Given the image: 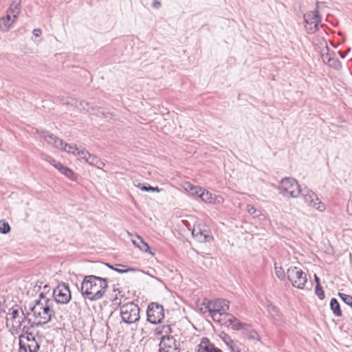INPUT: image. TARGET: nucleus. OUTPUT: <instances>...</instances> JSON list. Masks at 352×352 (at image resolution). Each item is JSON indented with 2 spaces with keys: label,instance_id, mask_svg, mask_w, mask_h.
Here are the masks:
<instances>
[{
  "label": "nucleus",
  "instance_id": "nucleus-1",
  "mask_svg": "<svg viewBox=\"0 0 352 352\" xmlns=\"http://www.w3.org/2000/svg\"><path fill=\"white\" fill-rule=\"evenodd\" d=\"M109 288L107 278L95 275L85 276L81 283L82 296L93 302L102 299Z\"/></svg>",
  "mask_w": 352,
  "mask_h": 352
},
{
  "label": "nucleus",
  "instance_id": "nucleus-2",
  "mask_svg": "<svg viewBox=\"0 0 352 352\" xmlns=\"http://www.w3.org/2000/svg\"><path fill=\"white\" fill-rule=\"evenodd\" d=\"M38 296L39 299L36 300L34 305L30 309L34 318L38 319L37 327L48 323L55 316L53 309L54 300L45 296L44 292H41Z\"/></svg>",
  "mask_w": 352,
  "mask_h": 352
},
{
  "label": "nucleus",
  "instance_id": "nucleus-3",
  "mask_svg": "<svg viewBox=\"0 0 352 352\" xmlns=\"http://www.w3.org/2000/svg\"><path fill=\"white\" fill-rule=\"evenodd\" d=\"M120 314L122 321L131 324L137 322L140 320V308L133 302L126 303L120 306Z\"/></svg>",
  "mask_w": 352,
  "mask_h": 352
},
{
  "label": "nucleus",
  "instance_id": "nucleus-4",
  "mask_svg": "<svg viewBox=\"0 0 352 352\" xmlns=\"http://www.w3.org/2000/svg\"><path fill=\"white\" fill-rule=\"evenodd\" d=\"M41 138H43V140L48 144H52L54 147L62 148L65 151L72 153L74 155H76L79 149V148H77L76 145L64 143L61 139L57 138L53 134L50 133L49 132L43 131L41 133Z\"/></svg>",
  "mask_w": 352,
  "mask_h": 352
},
{
  "label": "nucleus",
  "instance_id": "nucleus-5",
  "mask_svg": "<svg viewBox=\"0 0 352 352\" xmlns=\"http://www.w3.org/2000/svg\"><path fill=\"white\" fill-rule=\"evenodd\" d=\"M278 190L280 194L288 193L292 198H296L300 195L302 188L298 182L292 177H285L280 181Z\"/></svg>",
  "mask_w": 352,
  "mask_h": 352
},
{
  "label": "nucleus",
  "instance_id": "nucleus-6",
  "mask_svg": "<svg viewBox=\"0 0 352 352\" xmlns=\"http://www.w3.org/2000/svg\"><path fill=\"white\" fill-rule=\"evenodd\" d=\"M210 316L215 322H221V316L226 314L229 309V302L224 299H219L208 306Z\"/></svg>",
  "mask_w": 352,
  "mask_h": 352
},
{
  "label": "nucleus",
  "instance_id": "nucleus-7",
  "mask_svg": "<svg viewBox=\"0 0 352 352\" xmlns=\"http://www.w3.org/2000/svg\"><path fill=\"white\" fill-rule=\"evenodd\" d=\"M287 278L294 287L303 289L307 281V274L299 267H290L287 270Z\"/></svg>",
  "mask_w": 352,
  "mask_h": 352
},
{
  "label": "nucleus",
  "instance_id": "nucleus-8",
  "mask_svg": "<svg viewBox=\"0 0 352 352\" xmlns=\"http://www.w3.org/2000/svg\"><path fill=\"white\" fill-rule=\"evenodd\" d=\"M54 304H67L72 299L71 291L67 283H61L54 289L52 298Z\"/></svg>",
  "mask_w": 352,
  "mask_h": 352
},
{
  "label": "nucleus",
  "instance_id": "nucleus-9",
  "mask_svg": "<svg viewBox=\"0 0 352 352\" xmlns=\"http://www.w3.org/2000/svg\"><path fill=\"white\" fill-rule=\"evenodd\" d=\"M147 320L152 324H160L164 318V309L162 305L151 302L146 310Z\"/></svg>",
  "mask_w": 352,
  "mask_h": 352
},
{
  "label": "nucleus",
  "instance_id": "nucleus-10",
  "mask_svg": "<svg viewBox=\"0 0 352 352\" xmlns=\"http://www.w3.org/2000/svg\"><path fill=\"white\" fill-rule=\"evenodd\" d=\"M303 19L309 34H313L318 30V24L321 22V17L317 10L306 12Z\"/></svg>",
  "mask_w": 352,
  "mask_h": 352
},
{
  "label": "nucleus",
  "instance_id": "nucleus-11",
  "mask_svg": "<svg viewBox=\"0 0 352 352\" xmlns=\"http://www.w3.org/2000/svg\"><path fill=\"white\" fill-rule=\"evenodd\" d=\"M160 352H180V344L173 336H164L159 344Z\"/></svg>",
  "mask_w": 352,
  "mask_h": 352
},
{
  "label": "nucleus",
  "instance_id": "nucleus-12",
  "mask_svg": "<svg viewBox=\"0 0 352 352\" xmlns=\"http://www.w3.org/2000/svg\"><path fill=\"white\" fill-rule=\"evenodd\" d=\"M192 235L200 243L209 242L213 239L210 230L206 225L199 224L195 226L192 230Z\"/></svg>",
  "mask_w": 352,
  "mask_h": 352
},
{
  "label": "nucleus",
  "instance_id": "nucleus-13",
  "mask_svg": "<svg viewBox=\"0 0 352 352\" xmlns=\"http://www.w3.org/2000/svg\"><path fill=\"white\" fill-rule=\"evenodd\" d=\"M300 194L303 196L305 201L310 206L316 208L320 211L324 210V205L319 200L315 192L307 188H302Z\"/></svg>",
  "mask_w": 352,
  "mask_h": 352
},
{
  "label": "nucleus",
  "instance_id": "nucleus-14",
  "mask_svg": "<svg viewBox=\"0 0 352 352\" xmlns=\"http://www.w3.org/2000/svg\"><path fill=\"white\" fill-rule=\"evenodd\" d=\"M64 103L74 106L81 111L89 112L90 109L94 110V108L90 107L89 104L86 101H78L76 99L72 98H67L64 100Z\"/></svg>",
  "mask_w": 352,
  "mask_h": 352
},
{
  "label": "nucleus",
  "instance_id": "nucleus-15",
  "mask_svg": "<svg viewBox=\"0 0 352 352\" xmlns=\"http://www.w3.org/2000/svg\"><path fill=\"white\" fill-rule=\"evenodd\" d=\"M198 352H223L220 349L215 347L208 338H203L199 344Z\"/></svg>",
  "mask_w": 352,
  "mask_h": 352
},
{
  "label": "nucleus",
  "instance_id": "nucleus-16",
  "mask_svg": "<svg viewBox=\"0 0 352 352\" xmlns=\"http://www.w3.org/2000/svg\"><path fill=\"white\" fill-rule=\"evenodd\" d=\"M21 9V0H13L10 3L7 13L11 15L14 19H17Z\"/></svg>",
  "mask_w": 352,
  "mask_h": 352
},
{
  "label": "nucleus",
  "instance_id": "nucleus-17",
  "mask_svg": "<svg viewBox=\"0 0 352 352\" xmlns=\"http://www.w3.org/2000/svg\"><path fill=\"white\" fill-rule=\"evenodd\" d=\"M16 20V19H14L11 15L7 13L6 16L0 19V31L3 32H8Z\"/></svg>",
  "mask_w": 352,
  "mask_h": 352
},
{
  "label": "nucleus",
  "instance_id": "nucleus-18",
  "mask_svg": "<svg viewBox=\"0 0 352 352\" xmlns=\"http://www.w3.org/2000/svg\"><path fill=\"white\" fill-rule=\"evenodd\" d=\"M132 242L135 246L138 248L142 252L149 253L150 254H153L151 252V249L148 243L144 241V240L140 236H137L136 239L132 240Z\"/></svg>",
  "mask_w": 352,
  "mask_h": 352
},
{
  "label": "nucleus",
  "instance_id": "nucleus-19",
  "mask_svg": "<svg viewBox=\"0 0 352 352\" xmlns=\"http://www.w3.org/2000/svg\"><path fill=\"white\" fill-rule=\"evenodd\" d=\"M21 308L12 307L10 309L9 313L7 315L6 320L10 319L12 321V324H16V321L19 318V310Z\"/></svg>",
  "mask_w": 352,
  "mask_h": 352
},
{
  "label": "nucleus",
  "instance_id": "nucleus-20",
  "mask_svg": "<svg viewBox=\"0 0 352 352\" xmlns=\"http://www.w3.org/2000/svg\"><path fill=\"white\" fill-rule=\"evenodd\" d=\"M330 308L333 311V314L336 316H342V311L340 306L337 299L333 298L330 301Z\"/></svg>",
  "mask_w": 352,
  "mask_h": 352
},
{
  "label": "nucleus",
  "instance_id": "nucleus-21",
  "mask_svg": "<svg viewBox=\"0 0 352 352\" xmlns=\"http://www.w3.org/2000/svg\"><path fill=\"white\" fill-rule=\"evenodd\" d=\"M221 339L224 342V343L230 347L232 350L234 349V341L231 338V337L226 333L225 332L222 331L219 335Z\"/></svg>",
  "mask_w": 352,
  "mask_h": 352
},
{
  "label": "nucleus",
  "instance_id": "nucleus-22",
  "mask_svg": "<svg viewBox=\"0 0 352 352\" xmlns=\"http://www.w3.org/2000/svg\"><path fill=\"white\" fill-rule=\"evenodd\" d=\"M200 195L201 200L206 203L212 204L214 202V195L208 190H204Z\"/></svg>",
  "mask_w": 352,
  "mask_h": 352
},
{
  "label": "nucleus",
  "instance_id": "nucleus-23",
  "mask_svg": "<svg viewBox=\"0 0 352 352\" xmlns=\"http://www.w3.org/2000/svg\"><path fill=\"white\" fill-rule=\"evenodd\" d=\"M137 187L140 188L142 191H146V192L153 191V192H160L162 190V189L158 188L157 186L153 187V186H150L148 184L140 183L137 185Z\"/></svg>",
  "mask_w": 352,
  "mask_h": 352
},
{
  "label": "nucleus",
  "instance_id": "nucleus-24",
  "mask_svg": "<svg viewBox=\"0 0 352 352\" xmlns=\"http://www.w3.org/2000/svg\"><path fill=\"white\" fill-rule=\"evenodd\" d=\"M221 322L222 324L226 327H231L232 324V318L231 317H234L233 315L226 313L223 316H221Z\"/></svg>",
  "mask_w": 352,
  "mask_h": 352
},
{
  "label": "nucleus",
  "instance_id": "nucleus-25",
  "mask_svg": "<svg viewBox=\"0 0 352 352\" xmlns=\"http://www.w3.org/2000/svg\"><path fill=\"white\" fill-rule=\"evenodd\" d=\"M231 318H232V324L231 325V327L233 329H235V330L243 329L245 328L246 326H248L246 324L242 323L241 321H239L235 317H231Z\"/></svg>",
  "mask_w": 352,
  "mask_h": 352
},
{
  "label": "nucleus",
  "instance_id": "nucleus-26",
  "mask_svg": "<svg viewBox=\"0 0 352 352\" xmlns=\"http://www.w3.org/2000/svg\"><path fill=\"white\" fill-rule=\"evenodd\" d=\"M59 172L72 180H74L76 179L75 173L72 170L67 166H64Z\"/></svg>",
  "mask_w": 352,
  "mask_h": 352
},
{
  "label": "nucleus",
  "instance_id": "nucleus-27",
  "mask_svg": "<svg viewBox=\"0 0 352 352\" xmlns=\"http://www.w3.org/2000/svg\"><path fill=\"white\" fill-rule=\"evenodd\" d=\"M20 311L21 312L22 318H21V319L19 318L17 320V321H16V324H12V328L14 330H16L17 328H20V327L21 326L22 323L24 322L25 321H27V319H28V318H27V316L24 314L23 309H20Z\"/></svg>",
  "mask_w": 352,
  "mask_h": 352
},
{
  "label": "nucleus",
  "instance_id": "nucleus-28",
  "mask_svg": "<svg viewBox=\"0 0 352 352\" xmlns=\"http://www.w3.org/2000/svg\"><path fill=\"white\" fill-rule=\"evenodd\" d=\"M10 231V226L8 222L4 220L0 221V232L7 234Z\"/></svg>",
  "mask_w": 352,
  "mask_h": 352
},
{
  "label": "nucleus",
  "instance_id": "nucleus-29",
  "mask_svg": "<svg viewBox=\"0 0 352 352\" xmlns=\"http://www.w3.org/2000/svg\"><path fill=\"white\" fill-rule=\"evenodd\" d=\"M338 296L342 300V301L352 307V296L348 294H345L343 293H338Z\"/></svg>",
  "mask_w": 352,
  "mask_h": 352
},
{
  "label": "nucleus",
  "instance_id": "nucleus-30",
  "mask_svg": "<svg viewBox=\"0 0 352 352\" xmlns=\"http://www.w3.org/2000/svg\"><path fill=\"white\" fill-rule=\"evenodd\" d=\"M247 211L248 213L251 215H252L254 217H258L261 214V211L256 209L252 205H248L247 206Z\"/></svg>",
  "mask_w": 352,
  "mask_h": 352
},
{
  "label": "nucleus",
  "instance_id": "nucleus-31",
  "mask_svg": "<svg viewBox=\"0 0 352 352\" xmlns=\"http://www.w3.org/2000/svg\"><path fill=\"white\" fill-rule=\"evenodd\" d=\"M124 267H126L125 265H121V264H118V265H116L115 269H113V270L117 272H118V273H120V274L126 273V272H129L130 271H133L134 270L133 268L124 269Z\"/></svg>",
  "mask_w": 352,
  "mask_h": 352
},
{
  "label": "nucleus",
  "instance_id": "nucleus-32",
  "mask_svg": "<svg viewBox=\"0 0 352 352\" xmlns=\"http://www.w3.org/2000/svg\"><path fill=\"white\" fill-rule=\"evenodd\" d=\"M155 332V334H157V335H160L163 332L165 333H170L171 332V328L169 325H164V326H162V328L161 327L156 328Z\"/></svg>",
  "mask_w": 352,
  "mask_h": 352
},
{
  "label": "nucleus",
  "instance_id": "nucleus-33",
  "mask_svg": "<svg viewBox=\"0 0 352 352\" xmlns=\"http://www.w3.org/2000/svg\"><path fill=\"white\" fill-rule=\"evenodd\" d=\"M32 344L28 345L29 352H37L40 347L39 344L36 341L34 337H32Z\"/></svg>",
  "mask_w": 352,
  "mask_h": 352
},
{
  "label": "nucleus",
  "instance_id": "nucleus-34",
  "mask_svg": "<svg viewBox=\"0 0 352 352\" xmlns=\"http://www.w3.org/2000/svg\"><path fill=\"white\" fill-rule=\"evenodd\" d=\"M315 294L320 300H323L324 298V292L320 284L316 285Z\"/></svg>",
  "mask_w": 352,
  "mask_h": 352
},
{
  "label": "nucleus",
  "instance_id": "nucleus-35",
  "mask_svg": "<svg viewBox=\"0 0 352 352\" xmlns=\"http://www.w3.org/2000/svg\"><path fill=\"white\" fill-rule=\"evenodd\" d=\"M275 273H276V275L277 276V277L280 280H284L285 279V273L284 270L282 268V267H277L275 265Z\"/></svg>",
  "mask_w": 352,
  "mask_h": 352
},
{
  "label": "nucleus",
  "instance_id": "nucleus-36",
  "mask_svg": "<svg viewBox=\"0 0 352 352\" xmlns=\"http://www.w3.org/2000/svg\"><path fill=\"white\" fill-rule=\"evenodd\" d=\"M91 153H89L87 150L85 149H78V152L75 155L80 156L82 159L85 160L87 162V159L89 157Z\"/></svg>",
  "mask_w": 352,
  "mask_h": 352
},
{
  "label": "nucleus",
  "instance_id": "nucleus-37",
  "mask_svg": "<svg viewBox=\"0 0 352 352\" xmlns=\"http://www.w3.org/2000/svg\"><path fill=\"white\" fill-rule=\"evenodd\" d=\"M328 65L336 69H339L342 67L341 63L333 57L331 59L330 62H329Z\"/></svg>",
  "mask_w": 352,
  "mask_h": 352
},
{
  "label": "nucleus",
  "instance_id": "nucleus-38",
  "mask_svg": "<svg viewBox=\"0 0 352 352\" xmlns=\"http://www.w3.org/2000/svg\"><path fill=\"white\" fill-rule=\"evenodd\" d=\"M99 160L100 159L96 155L90 154L88 159H87V163H88L91 166H94L95 164H97Z\"/></svg>",
  "mask_w": 352,
  "mask_h": 352
},
{
  "label": "nucleus",
  "instance_id": "nucleus-39",
  "mask_svg": "<svg viewBox=\"0 0 352 352\" xmlns=\"http://www.w3.org/2000/svg\"><path fill=\"white\" fill-rule=\"evenodd\" d=\"M41 158L47 162H48L50 164H52L54 166V164H56L58 163V161H56L54 158L52 157L47 155V154H42Z\"/></svg>",
  "mask_w": 352,
  "mask_h": 352
},
{
  "label": "nucleus",
  "instance_id": "nucleus-40",
  "mask_svg": "<svg viewBox=\"0 0 352 352\" xmlns=\"http://www.w3.org/2000/svg\"><path fill=\"white\" fill-rule=\"evenodd\" d=\"M204 189H203L201 187L195 186V188H192V190L190 191V195L192 196H197L200 198V194H201L204 192Z\"/></svg>",
  "mask_w": 352,
  "mask_h": 352
},
{
  "label": "nucleus",
  "instance_id": "nucleus-41",
  "mask_svg": "<svg viewBox=\"0 0 352 352\" xmlns=\"http://www.w3.org/2000/svg\"><path fill=\"white\" fill-rule=\"evenodd\" d=\"M326 50L327 51V52L326 54H324V53L322 54V59L324 63H326L328 64L329 62H330L331 59L333 58L332 54L333 53H332V54L329 53L328 48H327Z\"/></svg>",
  "mask_w": 352,
  "mask_h": 352
},
{
  "label": "nucleus",
  "instance_id": "nucleus-42",
  "mask_svg": "<svg viewBox=\"0 0 352 352\" xmlns=\"http://www.w3.org/2000/svg\"><path fill=\"white\" fill-rule=\"evenodd\" d=\"M248 337L252 340H258L259 339V336H258V333L255 331H250L249 333Z\"/></svg>",
  "mask_w": 352,
  "mask_h": 352
},
{
  "label": "nucleus",
  "instance_id": "nucleus-43",
  "mask_svg": "<svg viewBox=\"0 0 352 352\" xmlns=\"http://www.w3.org/2000/svg\"><path fill=\"white\" fill-rule=\"evenodd\" d=\"M196 186L191 184L190 183H186L185 189L190 194V191L192 190L193 188H195Z\"/></svg>",
  "mask_w": 352,
  "mask_h": 352
},
{
  "label": "nucleus",
  "instance_id": "nucleus-44",
  "mask_svg": "<svg viewBox=\"0 0 352 352\" xmlns=\"http://www.w3.org/2000/svg\"><path fill=\"white\" fill-rule=\"evenodd\" d=\"M112 302L114 305H120L121 299L118 298V296L116 295V297L112 299Z\"/></svg>",
  "mask_w": 352,
  "mask_h": 352
},
{
  "label": "nucleus",
  "instance_id": "nucleus-45",
  "mask_svg": "<svg viewBox=\"0 0 352 352\" xmlns=\"http://www.w3.org/2000/svg\"><path fill=\"white\" fill-rule=\"evenodd\" d=\"M30 327H27V326H23V329H22V331L24 334L25 335H30L31 336H32V333H30L29 332V329H30Z\"/></svg>",
  "mask_w": 352,
  "mask_h": 352
},
{
  "label": "nucleus",
  "instance_id": "nucleus-46",
  "mask_svg": "<svg viewBox=\"0 0 352 352\" xmlns=\"http://www.w3.org/2000/svg\"><path fill=\"white\" fill-rule=\"evenodd\" d=\"M104 163L103 162H102L100 160V159L98 160L97 164H95L94 166H96V168H99V169H102V168L104 167Z\"/></svg>",
  "mask_w": 352,
  "mask_h": 352
},
{
  "label": "nucleus",
  "instance_id": "nucleus-47",
  "mask_svg": "<svg viewBox=\"0 0 352 352\" xmlns=\"http://www.w3.org/2000/svg\"><path fill=\"white\" fill-rule=\"evenodd\" d=\"M41 30L40 29H34L33 30V34L36 37H38L41 35Z\"/></svg>",
  "mask_w": 352,
  "mask_h": 352
},
{
  "label": "nucleus",
  "instance_id": "nucleus-48",
  "mask_svg": "<svg viewBox=\"0 0 352 352\" xmlns=\"http://www.w3.org/2000/svg\"><path fill=\"white\" fill-rule=\"evenodd\" d=\"M50 286L47 285H45L43 287V291L42 292H44V294L45 295V296H47V294L50 293Z\"/></svg>",
  "mask_w": 352,
  "mask_h": 352
},
{
  "label": "nucleus",
  "instance_id": "nucleus-49",
  "mask_svg": "<svg viewBox=\"0 0 352 352\" xmlns=\"http://www.w3.org/2000/svg\"><path fill=\"white\" fill-rule=\"evenodd\" d=\"M63 166H64V165L62 164L60 162H58L57 164H54V167H55L59 171L63 168Z\"/></svg>",
  "mask_w": 352,
  "mask_h": 352
},
{
  "label": "nucleus",
  "instance_id": "nucleus-50",
  "mask_svg": "<svg viewBox=\"0 0 352 352\" xmlns=\"http://www.w3.org/2000/svg\"><path fill=\"white\" fill-rule=\"evenodd\" d=\"M27 322H28V324H30V327H34L35 326L37 327L36 326L37 322H32L30 318L27 319Z\"/></svg>",
  "mask_w": 352,
  "mask_h": 352
},
{
  "label": "nucleus",
  "instance_id": "nucleus-51",
  "mask_svg": "<svg viewBox=\"0 0 352 352\" xmlns=\"http://www.w3.org/2000/svg\"><path fill=\"white\" fill-rule=\"evenodd\" d=\"M27 347L25 345L22 344L21 342L19 343V349L20 351H23L24 352L27 351Z\"/></svg>",
  "mask_w": 352,
  "mask_h": 352
},
{
  "label": "nucleus",
  "instance_id": "nucleus-52",
  "mask_svg": "<svg viewBox=\"0 0 352 352\" xmlns=\"http://www.w3.org/2000/svg\"><path fill=\"white\" fill-rule=\"evenodd\" d=\"M272 311L271 314H273L274 316L278 315V310L275 307H272Z\"/></svg>",
  "mask_w": 352,
  "mask_h": 352
},
{
  "label": "nucleus",
  "instance_id": "nucleus-53",
  "mask_svg": "<svg viewBox=\"0 0 352 352\" xmlns=\"http://www.w3.org/2000/svg\"><path fill=\"white\" fill-rule=\"evenodd\" d=\"M161 6V3L160 1H155L153 3V6L155 8H160Z\"/></svg>",
  "mask_w": 352,
  "mask_h": 352
},
{
  "label": "nucleus",
  "instance_id": "nucleus-54",
  "mask_svg": "<svg viewBox=\"0 0 352 352\" xmlns=\"http://www.w3.org/2000/svg\"><path fill=\"white\" fill-rule=\"evenodd\" d=\"M314 280L316 283V285H318V284H320V278L316 274H314Z\"/></svg>",
  "mask_w": 352,
  "mask_h": 352
},
{
  "label": "nucleus",
  "instance_id": "nucleus-55",
  "mask_svg": "<svg viewBox=\"0 0 352 352\" xmlns=\"http://www.w3.org/2000/svg\"><path fill=\"white\" fill-rule=\"evenodd\" d=\"M32 337H33V336H31L30 335H27L25 338H26L27 341L32 342Z\"/></svg>",
  "mask_w": 352,
  "mask_h": 352
},
{
  "label": "nucleus",
  "instance_id": "nucleus-56",
  "mask_svg": "<svg viewBox=\"0 0 352 352\" xmlns=\"http://www.w3.org/2000/svg\"><path fill=\"white\" fill-rule=\"evenodd\" d=\"M338 54L340 55V56L342 58H344L345 57V53L344 52H342L341 51H339L338 52Z\"/></svg>",
  "mask_w": 352,
  "mask_h": 352
},
{
  "label": "nucleus",
  "instance_id": "nucleus-57",
  "mask_svg": "<svg viewBox=\"0 0 352 352\" xmlns=\"http://www.w3.org/2000/svg\"><path fill=\"white\" fill-rule=\"evenodd\" d=\"M106 265H107L109 268H110V269H111V270H113V269H115V267H114L113 265H112L109 264V263H106Z\"/></svg>",
  "mask_w": 352,
  "mask_h": 352
}]
</instances>
